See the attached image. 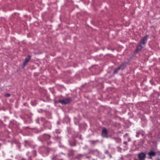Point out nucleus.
<instances>
[{
  "label": "nucleus",
  "mask_w": 160,
  "mask_h": 160,
  "mask_svg": "<svg viewBox=\"0 0 160 160\" xmlns=\"http://www.w3.org/2000/svg\"><path fill=\"white\" fill-rule=\"evenodd\" d=\"M10 96V94H8V93L6 94L5 95V96L6 97H9Z\"/></svg>",
  "instance_id": "f8f14e48"
},
{
  "label": "nucleus",
  "mask_w": 160,
  "mask_h": 160,
  "mask_svg": "<svg viewBox=\"0 0 160 160\" xmlns=\"http://www.w3.org/2000/svg\"><path fill=\"white\" fill-rule=\"evenodd\" d=\"M108 131L105 128H103L102 130L101 135L102 137H107Z\"/></svg>",
  "instance_id": "20e7f679"
},
{
  "label": "nucleus",
  "mask_w": 160,
  "mask_h": 160,
  "mask_svg": "<svg viewBox=\"0 0 160 160\" xmlns=\"http://www.w3.org/2000/svg\"><path fill=\"white\" fill-rule=\"evenodd\" d=\"M148 154L150 156H153L156 155V153L154 152L151 151L148 152Z\"/></svg>",
  "instance_id": "1a4fd4ad"
},
{
  "label": "nucleus",
  "mask_w": 160,
  "mask_h": 160,
  "mask_svg": "<svg viewBox=\"0 0 160 160\" xmlns=\"http://www.w3.org/2000/svg\"><path fill=\"white\" fill-rule=\"evenodd\" d=\"M127 64L128 63L127 62H124L122 63L120 66H119L121 70H124L127 66Z\"/></svg>",
  "instance_id": "423d86ee"
},
{
  "label": "nucleus",
  "mask_w": 160,
  "mask_h": 160,
  "mask_svg": "<svg viewBox=\"0 0 160 160\" xmlns=\"http://www.w3.org/2000/svg\"><path fill=\"white\" fill-rule=\"evenodd\" d=\"M146 157L145 154L143 152L139 153L138 155V158L140 159L144 158Z\"/></svg>",
  "instance_id": "0eeeda50"
},
{
  "label": "nucleus",
  "mask_w": 160,
  "mask_h": 160,
  "mask_svg": "<svg viewBox=\"0 0 160 160\" xmlns=\"http://www.w3.org/2000/svg\"><path fill=\"white\" fill-rule=\"evenodd\" d=\"M156 160H160V158H157L156 159Z\"/></svg>",
  "instance_id": "4468645a"
},
{
  "label": "nucleus",
  "mask_w": 160,
  "mask_h": 160,
  "mask_svg": "<svg viewBox=\"0 0 160 160\" xmlns=\"http://www.w3.org/2000/svg\"><path fill=\"white\" fill-rule=\"evenodd\" d=\"M28 160H32L31 157V156L29 157V159Z\"/></svg>",
  "instance_id": "ddd939ff"
},
{
  "label": "nucleus",
  "mask_w": 160,
  "mask_h": 160,
  "mask_svg": "<svg viewBox=\"0 0 160 160\" xmlns=\"http://www.w3.org/2000/svg\"><path fill=\"white\" fill-rule=\"evenodd\" d=\"M143 45L139 44L137 45L135 49V52L137 53L141 51L142 49L144 47Z\"/></svg>",
  "instance_id": "7ed1b4c3"
},
{
  "label": "nucleus",
  "mask_w": 160,
  "mask_h": 160,
  "mask_svg": "<svg viewBox=\"0 0 160 160\" xmlns=\"http://www.w3.org/2000/svg\"><path fill=\"white\" fill-rule=\"evenodd\" d=\"M43 138L45 140L47 141L50 139V136L49 135L45 134L43 135Z\"/></svg>",
  "instance_id": "6e6552de"
},
{
  "label": "nucleus",
  "mask_w": 160,
  "mask_h": 160,
  "mask_svg": "<svg viewBox=\"0 0 160 160\" xmlns=\"http://www.w3.org/2000/svg\"><path fill=\"white\" fill-rule=\"evenodd\" d=\"M148 37V35H145L140 40L139 43L145 46V45L147 43Z\"/></svg>",
  "instance_id": "f03ea898"
},
{
  "label": "nucleus",
  "mask_w": 160,
  "mask_h": 160,
  "mask_svg": "<svg viewBox=\"0 0 160 160\" xmlns=\"http://www.w3.org/2000/svg\"><path fill=\"white\" fill-rule=\"evenodd\" d=\"M57 133H60V132H57Z\"/></svg>",
  "instance_id": "2eb2a0df"
},
{
  "label": "nucleus",
  "mask_w": 160,
  "mask_h": 160,
  "mask_svg": "<svg viewBox=\"0 0 160 160\" xmlns=\"http://www.w3.org/2000/svg\"><path fill=\"white\" fill-rule=\"evenodd\" d=\"M72 101V98H69L64 99L62 100H59L58 102L62 104H66L71 102Z\"/></svg>",
  "instance_id": "f257e3e1"
},
{
  "label": "nucleus",
  "mask_w": 160,
  "mask_h": 160,
  "mask_svg": "<svg viewBox=\"0 0 160 160\" xmlns=\"http://www.w3.org/2000/svg\"><path fill=\"white\" fill-rule=\"evenodd\" d=\"M57 133H60V132H57Z\"/></svg>",
  "instance_id": "dca6fc26"
},
{
  "label": "nucleus",
  "mask_w": 160,
  "mask_h": 160,
  "mask_svg": "<svg viewBox=\"0 0 160 160\" xmlns=\"http://www.w3.org/2000/svg\"><path fill=\"white\" fill-rule=\"evenodd\" d=\"M124 143H127V142H124Z\"/></svg>",
  "instance_id": "f3484780"
},
{
  "label": "nucleus",
  "mask_w": 160,
  "mask_h": 160,
  "mask_svg": "<svg viewBox=\"0 0 160 160\" xmlns=\"http://www.w3.org/2000/svg\"><path fill=\"white\" fill-rule=\"evenodd\" d=\"M120 70H121L120 67H118V68H116L114 71V74L117 73Z\"/></svg>",
  "instance_id": "9d476101"
},
{
  "label": "nucleus",
  "mask_w": 160,
  "mask_h": 160,
  "mask_svg": "<svg viewBox=\"0 0 160 160\" xmlns=\"http://www.w3.org/2000/svg\"><path fill=\"white\" fill-rule=\"evenodd\" d=\"M32 152L33 154V155L34 156H35L36 155V154H37L36 151L34 150V151H33Z\"/></svg>",
  "instance_id": "9b49d317"
},
{
  "label": "nucleus",
  "mask_w": 160,
  "mask_h": 160,
  "mask_svg": "<svg viewBox=\"0 0 160 160\" xmlns=\"http://www.w3.org/2000/svg\"><path fill=\"white\" fill-rule=\"evenodd\" d=\"M31 58V56L30 55H28L25 58L24 61V62L23 66V67L25 66L27 64L29 60Z\"/></svg>",
  "instance_id": "39448f33"
}]
</instances>
